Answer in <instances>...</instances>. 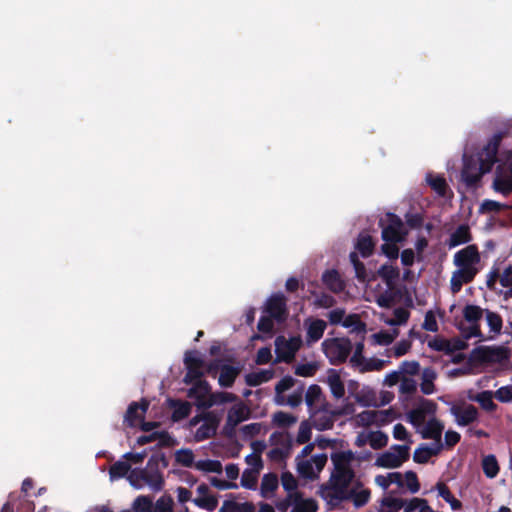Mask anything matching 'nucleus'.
Listing matches in <instances>:
<instances>
[{"label": "nucleus", "instance_id": "15", "mask_svg": "<svg viewBox=\"0 0 512 512\" xmlns=\"http://www.w3.org/2000/svg\"><path fill=\"white\" fill-rule=\"evenodd\" d=\"M478 272V269L458 267V269L452 273L450 279L451 292L453 294L459 293L462 289V286L464 284L471 283L478 274Z\"/></svg>", "mask_w": 512, "mask_h": 512}, {"label": "nucleus", "instance_id": "12", "mask_svg": "<svg viewBox=\"0 0 512 512\" xmlns=\"http://www.w3.org/2000/svg\"><path fill=\"white\" fill-rule=\"evenodd\" d=\"M266 312L278 322H283L288 316L287 299L282 293L273 294L266 302Z\"/></svg>", "mask_w": 512, "mask_h": 512}, {"label": "nucleus", "instance_id": "16", "mask_svg": "<svg viewBox=\"0 0 512 512\" xmlns=\"http://www.w3.org/2000/svg\"><path fill=\"white\" fill-rule=\"evenodd\" d=\"M148 408L149 401L145 398H142L140 403H130L124 417V421L126 422L127 426L134 427L138 421H142Z\"/></svg>", "mask_w": 512, "mask_h": 512}, {"label": "nucleus", "instance_id": "42", "mask_svg": "<svg viewBox=\"0 0 512 512\" xmlns=\"http://www.w3.org/2000/svg\"><path fill=\"white\" fill-rule=\"evenodd\" d=\"M368 442L372 449H382L388 444V435L380 430L370 432L368 434Z\"/></svg>", "mask_w": 512, "mask_h": 512}, {"label": "nucleus", "instance_id": "21", "mask_svg": "<svg viewBox=\"0 0 512 512\" xmlns=\"http://www.w3.org/2000/svg\"><path fill=\"white\" fill-rule=\"evenodd\" d=\"M444 425L437 419L432 418L427 423L422 431L423 439H433L435 443H441V436Z\"/></svg>", "mask_w": 512, "mask_h": 512}, {"label": "nucleus", "instance_id": "10", "mask_svg": "<svg viewBox=\"0 0 512 512\" xmlns=\"http://www.w3.org/2000/svg\"><path fill=\"white\" fill-rule=\"evenodd\" d=\"M204 365L205 362L199 356L198 351H186L184 356V366L186 368V374L183 379L184 383L189 385L192 384L195 381V379L202 378L204 375Z\"/></svg>", "mask_w": 512, "mask_h": 512}, {"label": "nucleus", "instance_id": "13", "mask_svg": "<svg viewBox=\"0 0 512 512\" xmlns=\"http://www.w3.org/2000/svg\"><path fill=\"white\" fill-rule=\"evenodd\" d=\"M202 422L195 432V440L197 442L213 437L216 434L220 419L214 412H203Z\"/></svg>", "mask_w": 512, "mask_h": 512}, {"label": "nucleus", "instance_id": "5", "mask_svg": "<svg viewBox=\"0 0 512 512\" xmlns=\"http://www.w3.org/2000/svg\"><path fill=\"white\" fill-rule=\"evenodd\" d=\"M160 464L163 468L168 466V460L163 454L160 456L152 455L146 467L140 468L143 473V483L156 492L161 491L164 487V477L159 468Z\"/></svg>", "mask_w": 512, "mask_h": 512}, {"label": "nucleus", "instance_id": "19", "mask_svg": "<svg viewBox=\"0 0 512 512\" xmlns=\"http://www.w3.org/2000/svg\"><path fill=\"white\" fill-rule=\"evenodd\" d=\"M241 372V367L222 364L220 366V375L218 383L223 388H230L234 385L236 378Z\"/></svg>", "mask_w": 512, "mask_h": 512}, {"label": "nucleus", "instance_id": "36", "mask_svg": "<svg viewBox=\"0 0 512 512\" xmlns=\"http://www.w3.org/2000/svg\"><path fill=\"white\" fill-rule=\"evenodd\" d=\"M328 384L330 391L335 398L340 399L345 395L344 383L342 382L339 374L335 371H332V373L329 374Z\"/></svg>", "mask_w": 512, "mask_h": 512}, {"label": "nucleus", "instance_id": "24", "mask_svg": "<svg viewBox=\"0 0 512 512\" xmlns=\"http://www.w3.org/2000/svg\"><path fill=\"white\" fill-rule=\"evenodd\" d=\"M435 489L438 491V496L443 498L451 506L452 510L462 509V502L454 497L450 488L444 482H437Z\"/></svg>", "mask_w": 512, "mask_h": 512}, {"label": "nucleus", "instance_id": "55", "mask_svg": "<svg viewBox=\"0 0 512 512\" xmlns=\"http://www.w3.org/2000/svg\"><path fill=\"white\" fill-rule=\"evenodd\" d=\"M322 389L319 385H310L306 391L305 401L308 407H313L321 398Z\"/></svg>", "mask_w": 512, "mask_h": 512}, {"label": "nucleus", "instance_id": "1", "mask_svg": "<svg viewBox=\"0 0 512 512\" xmlns=\"http://www.w3.org/2000/svg\"><path fill=\"white\" fill-rule=\"evenodd\" d=\"M331 460L334 470L329 483L321 486L320 495L332 504L349 498L347 488L355 477V472L350 465L354 460V453L351 450L336 452L331 455Z\"/></svg>", "mask_w": 512, "mask_h": 512}, {"label": "nucleus", "instance_id": "47", "mask_svg": "<svg viewBox=\"0 0 512 512\" xmlns=\"http://www.w3.org/2000/svg\"><path fill=\"white\" fill-rule=\"evenodd\" d=\"M195 468L204 472L211 473H221L222 472V464L219 460H199L194 464Z\"/></svg>", "mask_w": 512, "mask_h": 512}, {"label": "nucleus", "instance_id": "35", "mask_svg": "<svg viewBox=\"0 0 512 512\" xmlns=\"http://www.w3.org/2000/svg\"><path fill=\"white\" fill-rule=\"evenodd\" d=\"M248 418V412L245 410L244 406H234L232 407L227 415V425L234 428L239 423L243 422Z\"/></svg>", "mask_w": 512, "mask_h": 512}, {"label": "nucleus", "instance_id": "17", "mask_svg": "<svg viewBox=\"0 0 512 512\" xmlns=\"http://www.w3.org/2000/svg\"><path fill=\"white\" fill-rule=\"evenodd\" d=\"M321 279L325 287L333 293H341L345 289V283L335 269L326 270Z\"/></svg>", "mask_w": 512, "mask_h": 512}, {"label": "nucleus", "instance_id": "8", "mask_svg": "<svg viewBox=\"0 0 512 512\" xmlns=\"http://www.w3.org/2000/svg\"><path fill=\"white\" fill-rule=\"evenodd\" d=\"M302 340L300 337H291L286 339L285 336L279 335L275 339V353L277 362L290 363L296 352L300 349Z\"/></svg>", "mask_w": 512, "mask_h": 512}, {"label": "nucleus", "instance_id": "29", "mask_svg": "<svg viewBox=\"0 0 512 512\" xmlns=\"http://www.w3.org/2000/svg\"><path fill=\"white\" fill-rule=\"evenodd\" d=\"M493 187L497 192L503 195H509L512 193V174L508 173H497Z\"/></svg>", "mask_w": 512, "mask_h": 512}, {"label": "nucleus", "instance_id": "6", "mask_svg": "<svg viewBox=\"0 0 512 512\" xmlns=\"http://www.w3.org/2000/svg\"><path fill=\"white\" fill-rule=\"evenodd\" d=\"M322 349L332 365H340L346 362L352 351V343L349 338H331L322 342Z\"/></svg>", "mask_w": 512, "mask_h": 512}, {"label": "nucleus", "instance_id": "30", "mask_svg": "<svg viewBox=\"0 0 512 512\" xmlns=\"http://www.w3.org/2000/svg\"><path fill=\"white\" fill-rule=\"evenodd\" d=\"M426 181L428 185L431 187V189L434 190L439 196H446L449 187L446 182V179L443 176L428 173L426 176Z\"/></svg>", "mask_w": 512, "mask_h": 512}, {"label": "nucleus", "instance_id": "9", "mask_svg": "<svg viewBox=\"0 0 512 512\" xmlns=\"http://www.w3.org/2000/svg\"><path fill=\"white\" fill-rule=\"evenodd\" d=\"M392 451L382 453L376 459V465L383 468H398L409 459V447L407 445H393Z\"/></svg>", "mask_w": 512, "mask_h": 512}, {"label": "nucleus", "instance_id": "26", "mask_svg": "<svg viewBox=\"0 0 512 512\" xmlns=\"http://www.w3.org/2000/svg\"><path fill=\"white\" fill-rule=\"evenodd\" d=\"M361 417L363 420H367L368 423H379L384 425L393 419V412L391 410L364 411L361 414Z\"/></svg>", "mask_w": 512, "mask_h": 512}, {"label": "nucleus", "instance_id": "25", "mask_svg": "<svg viewBox=\"0 0 512 512\" xmlns=\"http://www.w3.org/2000/svg\"><path fill=\"white\" fill-rule=\"evenodd\" d=\"M327 327V324L322 319H315L311 321L307 328V342L315 343L323 337L324 331Z\"/></svg>", "mask_w": 512, "mask_h": 512}, {"label": "nucleus", "instance_id": "37", "mask_svg": "<svg viewBox=\"0 0 512 512\" xmlns=\"http://www.w3.org/2000/svg\"><path fill=\"white\" fill-rule=\"evenodd\" d=\"M482 469L485 476L490 479L495 478L498 475L500 467L495 455L490 454L483 458Z\"/></svg>", "mask_w": 512, "mask_h": 512}, {"label": "nucleus", "instance_id": "62", "mask_svg": "<svg viewBox=\"0 0 512 512\" xmlns=\"http://www.w3.org/2000/svg\"><path fill=\"white\" fill-rule=\"evenodd\" d=\"M364 351V342L360 341L356 343L355 350L350 358V364L355 368H360L362 364H364L366 358L363 356Z\"/></svg>", "mask_w": 512, "mask_h": 512}, {"label": "nucleus", "instance_id": "60", "mask_svg": "<svg viewBox=\"0 0 512 512\" xmlns=\"http://www.w3.org/2000/svg\"><path fill=\"white\" fill-rule=\"evenodd\" d=\"M507 206L505 204H502L500 202L486 199L484 200L480 205V212L481 213H498L504 209H506Z\"/></svg>", "mask_w": 512, "mask_h": 512}, {"label": "nucleus", "instance_id": "52", "mask_svg": "<svg viewBox=\"0 0 512 512\" xmlns=\"http://www.w3.org/2000/svg\"><path fill=\"white\" fill-rule=\"evenodd\" d=\"M313 426L319 431L332 429L334 426V419L326 412L324 414L315 415L313 419Z\"/></svg>", "mask_w": 512, "mask_h": 512}, {"label": "nucleus", "instance_id": "46", "mask_svg": "<svg viewBox=\"0 0 512 512\" xmlns=\"http://www.w3.org/2000/svg\"><path fill=\"white\" fill-rule=\"evenodd\" d=\"M172 405L174 408L173 413H172L173 420L178 421V420L185 419L189 416V414L191 412L190 403H188L186 401L177 400V401H174Z\"/></svg>", "mask_w": 512, "mask_h": 512}, {"label": "nucleus", "instance_id": "3", "mask_svg": "<svg viewBox=\"0 0 512 512\" xmlns=\"http://www.w3.org/2000/svg\"><path fill=\"white\" fill-rule=\"evenodd\" d=\"M511 351L505 346H478L471 350L468 360L471 364H502L510 359Z\"/></svg>", "mask_w": 512, "mask_h": 512}, {"label": "nucleus", "instance_id": "22", "mask_svg": "<svg viewBox=\"0 0 512 512\" xmlns=\"http://www.w3.org/2000/svg\"><path fill=\"white\" fill-rule=\"evenodd\" d=\"M375 241L372 236L367 233H360L358 235L355 248L363 258H368L374 252Z\"/></svg>", "mask_w": 512, "mask_h": 512}, {"label": "nucleus", "instance_id": "32", "mask_svg": "<svg viewBox=\"0 0 512 512\" xmlns=\"http://www.w3.org/2000/svg\"><path fill=\"white\" fill-rule=\"evenodd\" d=\"M349 259L354 267L355 277L358 281L361 283L370 282L372 279L369 277L364 263L359 260L357 252H351Z\"/></svg>", "mask_w": 512, "mask_h": 512}, {"label": "nucleus", "instance_id": "33", "mask_svg": "<svg viewBox=\"0 0 512 512\" xmlns=\"http://www.w3.org/2000/svg\"><path fill=\"white\" fill-rule=\"evenodd\" d=\"M219 512H255V506L251 502L238 503L233 500H225Z\"/></svg>", "mask_w": 512, "mask_h": 512}, {"label": "nucleus", "instance_id": "61", "mask_svg": "<svg viewBox=\"0 0 512 512\" xmlns=\"http://www.w3.org/2000/svg\"><path fill=\"white\" fill-rule=\"evenodd\" d=\"M404 485H406L407 489L412 494H415V493L419 492V490L421 488L420 482L418 480V476L412 470H409V471L405 472V483H404Z\"/></svg>", "mask_w": 512, "mask_h": 512}, {"label": "nucleus", "instance_id": "64", "mask_svg": "<svg viewBox=\"0 0 512 512\" xmlns=\"http://www.w3.org/2000/svg\"><path fill=\"white\" fill-rule=\"evenodd\" d=\"M494 397L502 402L509 403L512 401V385L502 386L494 392Z\"/></svg>", "mask_w": 512, "mask_h": 512}, {"label": "nucleus", "instance_id": "40", "mask_svg": "<svg viewBox=\"0 0 512 512\" xmlns=\"http://www.w3.org/2000/svg\"><path fill=\"white\" fill-rule=\"evenodd\" d=\"M485 316L490 331L496 335L500 334L503 327V319L501 315L497 312L485 309Z\"/></svg>", "mask_w": 512, "mask_h": 512}, {"label": "nucleus", "instance_id": "56", "mask_svg": "<svg viewBox=\"0 0 512 512\" xmlns=\"http://www.w3.org/2000/svg\"><path fill=\"white\" fill-rule=\"evenodd\" d=\"M173 499L170 495L161 496L153 505L152 512H173Z\"/></svg>", "mask_w": 512, "mask_h": 512}, {"label": "nucleus", "instance_id": "20", "mask_svg": "<svg viewBox=\"0 0 512 512\" xmlns=\"http://www.w3.org/2000/svg\"><path fill=\"white\" fill-rule=\"evenodd\" d=\"M472 240L470 227L467 224L459 225L456 230L451 233L448 239V246L450 248L469 243Z\"/></svg>", "mask_w": 512, "mask_h": 512}, {"label": "nucleus", "instance_id": "23", "mask_svg": "<svg viewBox=\"0 0 512 512\" xmlns=\"http://www.w3.org/2000/svg\"><path fill=\"white\" fill-rule=\"evenodd\" d=\"M274 376L272 369H263L257 372H251L245 375V383L250 387H257L266 383Z\"/></svg>", "mask_w": 512, "mask_h": 512}, {"label": "nucleus", "instance_id": "18", "mask_svg": "<svg viewBox=\"0 0 512 512\" xmlns=\"http://www.w3.org/2000/svg\"><path fill=\"white\" fill-rule=\"evenodd\" d=\"M443 448L442 443H435L432 447L427 444H420L414 451L413 460L418 464H425L432 456H436Z\"/></svg>", "mask_w": 512, "mask_h": 512}, {"label": "nucleus", "instance_id": "59", "mask_svg": "<svg viewBox=\"0 0 512 512\" xmlns=\"http://www.w3.org/2000/svg\"><path fill=\"white\" fill-rule=\"evenodd\" d=\"M342 325L346 328L354 327L357 332L364 333L366 329L365 323H363L358 315L350 314L342 321Z\"/></svg>", "mask_w": 512, "mask_h": 512}, {"label": "nucleus", "instance_id": "4", "mask_svg": "<svg viewBox=\"0 0 512 512\" xmlns=\"http://www.w3.org/2000/svg\"><path fill=\"white\" fill-rule=\"evenodd\" d=\"M462 314L465 321L470 324L469 326H464L463 324L458 326V329L460 330L463 338L471 339L476 337L480 340H485L480 328V320L485 314V309L478 305L467 304L464 306Z\"/></svg>", "mask_w": 512, "mask_h": 512}, {"label": "nucleus", "instance_id": "54", "mask_svg": "<svg viewBox=\"0 0 512 512\" xmlns=\"http://www.w3.org/2000/svg\"><path fill=\"white\" fill-rule=\"evenodd\" d=\"M175 460L184 467H192L194 463V453L190 449H180L175 453Z\"/></svg>", "mask_w": 512, "mask_h": 512}, {"label": "nucleus", "instance_id": "57", "mask_svg": "<svg viewBox=\"0 0 512 512\" xmlns=\"http://www.w3.org/2000/svg\"><path fill=\"white\" fill-rule=\"evenodd\" d=\"M192 384L194 386L189 390V396H192L194 393H198L199 397H205L210 394L211 387L206 380H202V378L195 379Z\"/></svg>", "mask_w": 512, "mask_h": 512}, {"label": "nucleus", "instance_id": "11", "mask_svg": "<svg viewBox=\"0 0 512 512\" xmlns=\"http://www.w3.org/2000/svg\"><path fill=\"white\" fill-rule=\"evenodd\" d=\"M480 260L481 257L478 247L475 244H472L456 252L453 262L457 267L478 269L476 265L480 263Z\"/></svg>", "mask_w": 512, "mask_h": 512}, {"label": "nucleus", "instance_id": "48", "mask_svg": "<svg viewBox=\"0 0 512 512\" xmlns=\"http://www.w3.org/2000/svg\"><path fill=\"white\" fill-rule=\"evenodd\" d=\"M273 423L281 428H287L296 423L297 418L289 413L283 411H277L272 417Z\"/></svg>", "mask_w": 512, "mask_h": 512}, {"label": "nucleus", "instance_id": "58", "mask_svg": "<svg viewBox=\"0 0 512 512\" xmlns=\"http://www.w3.org/2000/svg\"><path fill=\"white\" fill-rule=\"evenodd\" d=\"M386 361L378 358L366 359L364 364L361 365L359 371L361 373L369 371H380L385 367Z\"/></svg>", "mask_w": 512, "mask_h": 512}, {"label": "nucleus", "instance_id": "2", "mask_svg": "<svg viewBox=\"0 0 512 512\" xmlns=\"http://www.w3.org/2000/svg\"><path fill=\"white\" fill-rule=\"evenodd\" d=\"M508 135V130L496 132L482 148L479 153V163L475 161H465L461 177L468 187H475L481 180V177L492 170L493 166L499 161L498 151L502 140Z\"/></svg>", "mask_w": 512, "mask_h": 512}, {"label": "nucleus", "instance_id": "38", "mask_svg": "<svg viewBox=\"0 0 512 512\" xmlns=\"http://www.w3.org/2000/svg\"><path fill=\"white\" fill-rule=\"evenodd\" d=\"M494 393L486 390L478 393L474 398V401L478 402L480 406L487 412H494L497 409V405L493 401Z\"/></svg>", "mask_w": 512, "mask_h": 512}, {"label": "nucleus", "instance_id": "45", "mask_svg": "<svg viewBox=\"0 0 512 512\" xmlns=\"http://www.w3.org/2000/svg\"><path fill=\"white\" fill-rule=\"evenodd\" d=\"M192 501L196 506L207 511H214L218 506L217 497L210 494L196 497Z\"/></svg>", "mask_w": 512, "mask_h": 512}, {"label": "nucleus", "instance_id": "34", "mask_svg": "<svg viewBox=\"0 0 512 512\" xmlns=\"http://www.w3.org/2000/svg\"><path fill=\"white\" fill-rule=\"evenodd\" d=\"M279 485L278 476L275 473H267L262 477L261 481V495L267 497L268 493H273Z\"/></svg>", "mask_w": 512, "mask_h": 512}, {"label": "nucleus", "instance_id": "14", "mask_svg": "<svg viewBox=\"0 0 512 512\" xmlns=\"http://www.w3.org/2000/svg\"><path fill=\"white\" fill-rule=\"evenodd\" d=\"M451 414L456 418L459 426H468L478 420L479 411L472 404L453 405Z\"/></svg>", "mask_w": 512, "mask_h": 512}, {"label": "nucleus", "instance_id": "43", "mask_svg": "<svg viewBox=\"0 0 512 512\" xmlns=\"http://www.w3.org/2000/svg\"><path fill=\"white\" fill-rule=\"evenodd\" d=\"M436 378V373L432 369H425L423 372L422 382L420 384L421 392L425 395H430L435 391L433 383Z\"/></svg>", "mask_w": 512, "mask_h": 512}, {"label": "nucleus", "instance_id": "39", "mask_svg": "<svg viewBox=\"0 0 512 512\" xmlns=\"http://www.w3.org/2000/svg\"><path fill=\"white\" fill-rule=\"evenodd\" d=\"M131 465L127 461H117L109 468V477L111 481L123 478L128 475Z\"/></svg>", "mask_w": 512, "mask_h": 512}, {"label": "nucleus", "instance_id": "49", "mask_svg": "<svg viewBox=\"0 0 512 512\" xmlns=\"http://www.w3.org/2000/svg\"><path fill=\"white\" fill-rule=\"evenodd\" d=\"M258 474L259 470L245 469L241 476V486L246 489L254 490L257 485Z\"/></svg>", "mask_w": 512, "mask_h": 512}, {"label": "nucleus", "instance_id": "44", "mask_svg": "<svg viewBox=\"0 0 512 512\" xmlns=\"http://www.w3.org/2000/svg\"><path fill=\"white\" fill-rule=\"evenodd\" d=\"M236 399V396L229 392H217L212 393L209 396V400L206 403H203V406L209 408L215 404H223L228 402H233Z\"/></svg>", "mask_w": 512, "mask_h": 512}, {"label": "nucleus", "instance_id": "27", "mask_svg": "<svg viewBox=\"0 0 512 512\" xmlns=\"http://www.w3.org/2000/svg\"><path fill=\"white\" fill-rule=\"evenodd\" d=\"M375 483L383 488L388 489L391 484H396L398 487H404L403 475L400 472H390L387 475H377L375 477Z\"/></svg>", "mask_w": 512, "mask_h": 512}, {"label": "nucleus", "instance_id": "31", "mask_svg": "<svg viewBox=\"0 0 512 512\" xmlns=\"http://www.w3.org/2000/svg\"><path fill=\"white\" fill-rule=\"evenodd\" d=\"M377 274L389 288H392L396 279L399 277L400 272L397 267L388 264H383L378 269Z\"/></svg>", "mask_w": 512, "mask_h": 512}, {"label": "nucleus", "instance_id": "50", "mask_svg": "<svg viewBox=\"0 0 512 512\" xmlns=\"http://www.w3.org/2000/svg\"><path fill=\"white\" fill-rule=\"evenodd\" d=\"M428 347L434 351L444 352L447 355H452L450 349V340L436 336L428 341Z\"/></svg>", "mask_w": 512, "mask_h": 512}, {"label": "nucleus", "instance_id": "53", "mask_svg": "<svg viewBox=\"0 0 512 512\" xmlns=\"http://www.w3.org/2000/svg\"><path fill=\"white\" fill-rule=\"evenodd\" d=\"M132 507L135 512H152L153 502L149 496L140 495L134 500Z\"/></svg>", "mask_w": 512, "mask_h": 512}, {"label": "nucleus", "instance_id": "41", "mask_svg": "<svg viewBox=\"0 0 512 512\" xmlns=\"http://www.w3.org/2000/svg\"><path fill=\"white\" fill-rule=\"evenodd\" d=\"M295 384V380L293 377L287 375L284 376L275 386L276 392V403L279 405L284 404V398L280 395L283 392L291 389Z\"/></svg>", "mask_w": 512, "mask_h": 512}, {"label": "nucleus", "instance_id": "51", "mask_svg": "<svg viewBox=\"0 0 512 512\" xmlns=\"http://www.w3.org/2000/svg\"><path fill=\"white\" fill-rule=\"evenodd\" d=\"M295 496L298 501L296 507L293 508L294 510L297 512H317L318 504L314 499H303L302 495Z\"/></svg>", "mask_w": 512, "mask_h": 512}, {"label": "nucleus", "instance_id": "7", "mask_svg": "<svg viewBox=\"0 0 512 512\" xmlns=\"http://www.w3.org/2000/svg\"><path fill=\"white\" fill-rule=\"evenodd\" d=\"M379 226L382 228L381 237L385 242H402L408 234L402 219L392 212L386 213L385 218L380 219Z\"/></svg>", "mask_w": 512, "mask_h": 512}, {"label": "nucleus", "instance_id": "63", "mask_svg": "<svg viewBox=\"0 0 512 512\" xmlns=\"http://www.w3.org/2000/svg\"><path fill=\"white\" fill-rule=\"evenodd\" d=\"M311 435V426L308 424V422L303 421L299 426L296 442L298 444H306L310 441Z\"/></svg>", "mask_w": 512, "mask_h": 512}, {"label": "nucleus", "instance_id": "28", "mask_svg": "<svg viewBox=\"0 0 512 512\" xmlns=\"http://www.w3.org/2000/svg\"><path fill=\"white\" fill-rule=\"evenodd\" d=\"M377 512H398L403 507V499L391 495L382 497L379 501Z\"/></svg>", "mask_w": 512, "mask_h": 512}]
</instances>
